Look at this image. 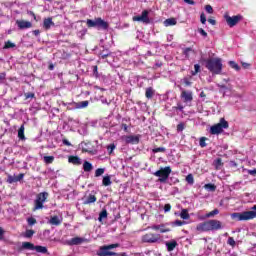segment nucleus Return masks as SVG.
<instances>
[{"label": "nucleus", "mask_w": 256, "mask_h": 256, "mask_svg": "<svg viewBox=\"0 0 256 256\" xmlns=\"http://www.w3.org/2000/svg\"><path fill=\"white\" fill-rule=\"evenodd\" d=\"M248 174H249V175H252L253 177H255V175H256V169L248 170Z\"/></svg>", "instance_id": "nucleus-63"}, {"label": "nucleus", "mask_w": 256, "mask_h": 256, "mask_svg": "<svg viewBox=\"0 0 256 256\" xmlns=\"http://www.w3.org/2000/svg\"><path fill=\"white\" fill-rule=\"evenodd\" d=\"M35 98V93L28 92L25 94V99H33Z\"/></svg>", "instance_id": "nucleus-56"}, {"label": "nucleus", "mask_w": 256, "mask_h": 256, "mask_svg": "<svg viewBox=\"0 0 256 256\" xmlns=\"http://www.w3.org/2000/svg\"><path fill=\"white\" fill-rule=\"evenodd\" d=\"M183 225H187L185 220H176L172 222V227H183Z\"/></svg>", "instance_id": "nucleus-31"}, {"label": "nucleus", "mask_w": 256, "mask_h": 256, "mask_svg": "<svg viewBox=\"0 0 256 256\" xmlns=\"http://www.w3.org/2000/svg\"><path fill=\"white\" fill-rule=\"evenodd\" d=\"M83 170L85 173H91V171H93V164H91L89 161H84Z\"/></svg>", "instance_id": "nucleus-24"}, {"label": "nucleus", "mask_w": 256, "mask_h": 256, "mask_svg": "<svg viewBox=\"0 0 256 256\" xmlns=\"http://www.w3.org/2000/svg\"><path fill=\"white\" fill-rule=\"evenodd\" d=\"M93 75L95 77H99V71L97 66H93Z\"/></svg>", "instance_id": "nucleus-59"}, {"label": "nucleus", "mask_w": 256, "mask_h": 256, "mask_svg": "<svg viewBox=\"0 0 256 256\" xmlns=\"http://www.w3.org/2000/svg\"><path fill=\"white\" fill-rule=\"evenodd\" d=\"M140 20L142 23H145L146 25H149L151 23V20L149 19V11L143 10L140 15Z\"/></svg>", "instance_id": "nucleus-18"}, {"label": "nucleus", "mask_w": 256, "mask_h": 256, "mask_svg": "<svg viewBox=\"0 0 256 256\" xmlns=\"http://www.w3.org/2000/svg\"><path fill=\"white\" fill-rule=\"evenodd\" d=\"M51 25H55V22H53V18H46L43 21V27L46 29V31H49L51 29Z\"/></svg>", "instance_id": "nucleus-21"}, {"label": "nucleus", "mask_w": 256, "mask_h": 256, "mask_svg": "<svg viewBox=\"0 0 256 256\" xmlns=\"http://www.w3.org/2000/svg\"><path fill=\"white\" fill-rule=\"evenodd\" d=\"M154 96H155V89H153V87L146 88L145 90L146 99H153Z\"/></svg>", "instance_id": "nucleus-23"}, {"label": "nucleus", "mask_w": 256, "mask_h": 256, "mask_svg": "<svg viewBox=\"0 0 256 256\" xmlns=\"http://www.w3.org/2000/svg\"><path fill=\"white\" fill-rule=\"evenodd\" d=\"M205 141H207L206 137H201L200 138V141H199L200 147H202V148L207 147V143Z\"/></svg>", "instance_id": "nucleus-45"}, {"label": "nucleus", "mask_w": 256, "mask_h": 256, "mask_svg": "<svg viewBox=\"0 0 256 256\" xmlns=\"http://www.w3.org/2000/svg\"><path fill=\"white\" fill-rule=\"evenodd\" d=\"M86 25L88 29L96 27L97 29H102L103 31H107L109 29V22L103 20L101 17L94 18L93 20L87 19Z\"/></svg>", "instance_id": "nucleus-5"}, {"label": "nucleus", "mask_w": 256, "mask_h": 256, "mask_svg": "<svg viewBox=\"0 0 256 256\" xmlns=\"http://www.w3.org/2000/svg\"><path fill=\"white\" fill-rule=\"evenodd\" d=\"M49 199L48 192H40L36 195V199L34 200V208L33 211H39V209H43L44 203Z\"/></svg>", "instance_id": "nucleus-9"}, {"label": "nucleus", "mask_w": 256, "mask_h": 256, "mask_svg": "<svg viewBox=\"0 0 256 256\" xmlns=\"http://www.w3.org/2000/svg\"><path fill=\"white\" fill-rule=\"evenodd\" d=\"M115 144H110L107 146V151L108 153L111 155V153H113V151H115Z\"/></svg>", "instance_id": "nucleus-51"}, {"label": "nucleus", "mask_w": 256, "mask_h": 256, "mask_svg": "<svg viewBox=\"0 0 256 256\" xmlns=\"http://www.w3.org/2000/svg\"><path fill=\"white\" fill-rule=\"evenodd\" d=\"M164 25L166 27H171L173 25H177V20H175V18H168L164 21Z\"/></svg>", "instance_id": "nucleus-27"}, {"label": "nucleus", "mask_w": 256, "mask_h": 256, "mask_svg": "<svg viewBox=\"0 0 256 256\" xmlns=\"http://www.w3.org/2000/svg\"><path fill=\"white\" fill-rule=\"evenodd\" d=\"M164 211H165V213H169V211H171V204H165Z\"/></svg>", "instance_id": "nucleus-60"}, {"label": "nucleus", "mask_w": 256, "mask_h": 256, "mask_svg": "<svg viewBox=\"0 0 256 256\" xmlns=\"http://www.w3.org/2000/svg\"><path fill=\"white\" fill-rule=\"evenodd\" d=\"M200 21H201L202 25H205V23H207V17L205 16V13H202L200 15Z\"/></svg>", "instance_id": "nucleus-52"}, {"label": "nucleus", "mask_w": 256, "mask_h": 256, "mask_svg": "<svg viewBox=\"0 0 256 256\" xmlns=\"http://www.w3.org/2000/svg\"><path fill=\"white\" fill-rule=\"evenodd\" d=\"M194 69H195V71L192 73V75H197V73H199V71H201V66L199 64H195Z\"/></svg>", "instance_id": "nucleus-53"}, {"label": "nucleus", "mask_w": 256, "mask_h": 256, "mask_svg": "<svg viewBox=\"0 0 256 256\" xmlns=\"http://www.w3.org/2000/svg\"><path fill=\"white\" fill-rule=\"evenodd\" d=\"M107 209H103L100 213H99V217H98V221L102 222L103 219H107Z\"/></svg>", "instance_id": "nucleus-34"}, {"label": "nucleus", "mask_w": 256, "mask_h": 256, "mask_svg": "<svg viewBox=\"0 0 256 256\" xmlns=\"http://www.w3.org/2000/svg\"><path fill=\"white\" fill-rule=\"evenodd\" d=\"M111 176L107 175V176H104L103 177V180H102V185L104 187H109V185H111Z\"/></svg>", "instance_id": "nucleus-29"}, {"label": "nucleus", "mask_w": 256, "mask_h": 256, "mask_svg": "<svg viewBox=\"0 0 256 256\" xmlns=\"http://www.w3.org/2000/svg\"><path fill=\"white\" fill-rule=\"evenodd\" d=\"M205 67L213 75H221L223 71V61L221 58H209L206 60Z\"/></svg>", "instance_id": "nucleus-3"}, {"label": "nucleus", "mask_w": 256, "mask_h": 256, "mask_svg": "<svg viewBox=\"0 0 256 256\" xmlns=\"http://www.w3.org/2000/svg\"><path fill=\"white\" fill-rule=\"evenodd\" d=\"M87 239L81 238L79 236L71 238L70 240L66 241V244L70 247H73V245H82V243H85Z\"/></svg>", "instance_id": "nucleus-14"}, {"label": "nucleus", "mask_w": 256, "mask_h": 256, "mask_svg": "<svg viewBox=\"0 0 256 256\" xmlns=\"http://www.w3.org/2000/svg\"><path fill=\"white\" fill-rule=\"evenodd\" d=\"M49 223H50V225H55L56 227H59V225H61L59 216H52L49 220Z\"/></svg>", "instance_id": "nucleus-25"}, {"label": "nucleus", "mask_w": 256, "mask_h": 256, "mask_svg": "<svg viewBox=\"0 0 256 256\" xmlns=\"http://www.w3.org/2000/svg\"><path fill=\"white\" fill-rule=\"evenodd\" d=\"M185 129V124L183 123V122H181V123H179L178 125H177V131L178 132H181V131H183Z\"/></svg>", "instance_id": "nucleus-55"}, {"label": "nucleus", "mask_w": 256, "mask_h": 256, "mask_svg": "<svg viewBox=\"0 0 256 256\" xmlns=\"http://www.w3.org/2000/svg\"><path fill=\"white\" fill-rule=\"evenodd\" d=\"M33 235H35V230H26L24 237H26L27 239H31V237H33Z\"/></svg>", "instance_id": "nucleus-41"}, {"label": "nucleus", "mask_w": 256, "mask_h": 256, "mask_svg": "<svg viewBox=\"0 0 256 256\" xmlns=\"http://www.w3.org/2000/svg\"><path fill=\"white\" fill-rule=\"evenodd\" d=\"M117 247H119V243L100 246V248L96 252V255L97 256H115L117 255V252H112L111 249H117Z\"/></svg>", "instance_id": "nucleus-7"}, {"label": "nucleus", "mask_w": 256, "mask_h": 256, "mask_svg": "<svg viewBox=\"0 0 256 256\" xmlns=\"http://www.w3.org/2000/svg\"><path fill=\"white\" fill-rule=\"evenodd\" d=\"M23 177H25V174L24 173H20L18 176H11V175H8V178H7V183H18V181H21L23 179Z\"/></svg>", "instance_id": "nucleus-16"}, {"label": "nucleus", "mask_w": 256, "mask_h": 256, "mask_svg": "<svg viewBox=\"0 0 256 256\" xmlns=\"http://www.w3.org/2000/svg\"><path fill=\"white\" fill-rule=\"evenodd\" d=\"M182 81H183L185 87H191V85L193 84V82L191 80H189V78H187V77L183 78Z\"/></svg>", "instance_id": "nucleus-46"}, {"label": "nucleus", "mask_w": 256, "mask_h": 256, "mask_svg": "<svg viewBox=\"0 0 256 256\" xmlns=\"http://www.w3.org/2000/svg\"><path fill=\"white\" fill-rule=\"evenodd\" d=\"M16 25H18V28L21 30L31 29V27H33V24L31 22L25 20H16Z\"/></svg>", "instance_id": "nucleus-15"}, {"label": "nucleus", "mask_w": 256, "mask_h": 256, "mask_svg": "<svg viewBox=\"0 0 256 256\" xmlns=\"http://www.w3.org/2000/svg\"><path fill=\"white\" fill-rule=\"evenodd\" d=\"M111 55V52L109 50H102L99 54V57H101V59H107V57H109Z\"/></svg>", "instance_id": "nucleus-36"}, {"label": "nucleus", "mask_w": 256, "mask_h": 256, "mask_svg": "<svg viewBox=\"0 0 256 256\" xmlns=\"http://www.w3.org/2000/svg\"><path fill=\"white\" fill-rule=\"evenodd\" d=\"M173 109H176L178 111H183L184 107L181 104H177V106H174Z\"/></svg>", "instance_id": "nucleus-61"}, {"label": "nucleus", "mask_w": 256, "mask_h": 256, "mask_svg": "<svg viewBox=\"0 0 256 256\" xmlns=\"http://www.w3.org/2000/svg\"><path fill=\"white\" fill-rule=\"evenodd\" d=\"M227 244L230 245V247H235L236 245L235 239L233 237H229L227 240Z\"/></svg>", "instance_id": "nucleus-48"}, {"label": "nucleus", "mask_w": 256, "mask_h": 256, "mask_svg": "<svg viewBox=\"0 0 256 256\" xmlns=\"http://www.w3.org/2000/svg\"><path fill=\"white\" fill-rule=\"evenodd\" d=\"M215 215H219V209H214L211 212L206 214V218L209 219L211 217H215Z\"/></svg>", "instance_id": "nucleus-39"}, {"label": "nucleus", "mask_w": 256, "mask_h": 256, "mask_svg": "<svg viewBox=\"0 0 256 256\" xmlns=\"http://www.w3.org/2000/svg\"><path fill=\"white\" fill-rule=\"evenodd\" d=\"M180 97L183 100V103H191V101H193V92L182 90Z\"/></svg>", "instance_id": "nucleus-12"}, {"label": "nucleus", "mask_w": 256, "mask_h": 256, "mask_svg": "<svg viewBox=\"0 0 256 256\" xmlns=\"http://www.w3.org/2000/svg\"><path fill=\"white\" fill-rule=\"evenodd\" d=\"M82 153H89V155H97V149L91 142H82Z\"/></svg>", "instance_id": "nucleus-11"}, {"label": "nucleus", "mask_w": 256, "mask_h": 256, "mask_svg": "<svg viewBox=\"0 0 256 256\" xmlns=\"http://www.w3.org/2000/svg\"><path fill=\"white\" fill-rule=\"evenodd\" d=\"M148 229H152V231H159L160 232V224L158 225H152V226H149Z\"/></svg>", "instance_id": "nucleus-54"}, {"label": "nucleus", "mask_w": 256, "mask_h": 256, "mask_svg": "<svg viewBox=\"0 0 256 256\" xmlns=\"http://www.w3.org/2000/svg\"><path fill=\"white\" fill-rule=\"evenodd\" d=\"M85 107H89V101H82L76 103V109H85Z\"/></svg>", "instance_id": "nucleus-30"}, {"label": "nucleus", "mask_w": 256, "mask_h": 256, "mask_svg": "<svg viewBox=\"0 0 256 256\" xmlns=\"http://www.w3.org/2000/svg\"><path fill=\"white\" fill-rule=\"evenodd\" d=\"M27 223H28V225L33 226L37 223V219H35L34 217H29L27 219Z\"/></svg>", "instance_id": "nucleus-47"}, {"label": "nucleus", "mask_w": 256, "mask_h": 256, "mask_svg": "<svg viewBox=\"0 0 256 256\" xmlns=\"http://www.w3.org/2000/svg\"><path fill=\"white\" fill-rule=\"evenodd\" d=\"M171 167H161L158 171L154 172L153 175L155 177H159L158 181L160 183H167V179H169V175H171Z\"/></svg>", "instance_id": "nucleus-8"}, {"label": "nucleus", "mask_w": 256, "mask_h": 256, "mask_svg": "<svg viewBox=\"0 0 256 256\" xmlns=\"http://www.w3.org/2000/svg\"><path fill=\"white\" fill-rule=\"evenodd\" d=\"M223 229V223L217 219L208 220L197 224L196 231L207 233L209 231H219Z\"/></svg>", "instance_id": "nucleus-1"}, {"label": "nucleus", "mask_w": 256, "mask_h": 256, "mask_svg": "<svg viewBox=\"0 0 256 256\" xmlns=\"http://www.w3.org/2000/svg\"><path fill=\"white\" fill-rule=\"evenodd\" d=\"M97 201V196L95 194H89L84 198L83 205H91Z\"/></svg>", "instance_id": "nucleus-19"}, {"label": "nucleus", "mask_w": 256, "mask_h": 256, "mask_svg": "<svg viewBox=\"0 0 256 256\" xmlns=\"http://www.w3.org/2000/svg\"><path fill=\"white\" fill-rule=\"evenodd\" d=\"M224 19L228 25V27H235L239 23V21L243 20V16L241 14L235 15V16H229V13L224 14Z\"/></svg>", "instance_id": "nucleus-10"}, {"label": "nucleus", "mask_w": 256, "mask_h": 256, "mask_svg": "<svg viewBox=\"0 0 256 256\" xmlns=\"http://www.w3.org/2000/svg\"><path fill=\"white\" fill-rule=\"evenodd\" d=\"M14 47H16L15 43L11 41H7L5 42L3 49H13Z\"/></svg>", "instance_id": "nucleus-42"}, {"label": "nucleus", "mask_w": 256, "mask_h": 256, "mask_svg": "<svg viewBox=\"0 0 256 256\" xmlns=\"http://www.w3.org/2000/svg\"><path fill=\"white\" fill-rule=\"evenodd\" d=\"M24 250L35 251V244L31 242H23L22 246L20 247V251H24Z\"/></svg>", "instance_id": "nucleus-20"}, {"label": "nucleus", "mask_w": 256, "mask_h": 256, "mask_svg": "<svg viewBox=\"0 0 256 256\" xmlns=\"http://www.w3.org/2000/svg\"><path fill=\"white\" fill-rule=\"evenodd\" d=\"M223 129H229V122L225 118H220V122L210 127V135H221Z\"/></svg>", "instance_id": "nucleus-6"}, {"label": "nucleus", "mask_w": 256, "mask_h": 256, "mask_svg": "<svg viewBox=\"0 0 256 256\" xmlns=\"http://www.w3.org/2000/svg\"><path fill=\"white\" fill-rule=\"evenodd\" d=\"M191 51H193V49L190 48V47L184 48L183 49V55H185V57L189 58V53H191Z\"/></svg>", "instance_id": "nucleus-50"}, {"label": "nucleus", "mask_w": 256, "mask_h": 256, "mask_svg": "<svg viewBox=\"0 0 256 256\" xmlns=\"http://www.w3.org/2000/svg\"><path fill=\"white\" fill-rule=\"evenodd\" d=\"M229 65L235 71H240L241 70V67H239V64H237L235 61H229Z\"/></svg>", "instance_id": "nucleus-40"}, {"label": "nucleus", "mask_w": 256, "mask_h": 256, "mask_svg": "<svg viewBox=\"0 0 256 256\" xmlns=\"http://www.w3.org/2000/svg\"><path fill=\"white\" fill-rule=\"evenodd\" d=\"M198 33H200L202 37H207V32L203 28H198Z\"/></svg>", "instance_id": "nucleus-58"}, {"label": "nucleus", "mask_w": 256, "mask_h": 256, "mask_svg": "<svg viewBox=\"0 0 256 256\" xmlns=\"http://www.w3.org/2000/svg\"><path fill=\"white\" fill-rule=\"evenodd\" d=\"M18 138L20 141H25V126L22 125L18 130Z\"/></svg>", "instance_id": "nucleus-26"}, {"label": "nucleus", "mask_w": 256, "mask_h": 256, "mask_svg": "<svg viewBox=\"0 0 256 256\" xmlns=\"http://www.w3.org/2000/svg\"><path fill=\"white\" fill-rule=\"evenodd\" d=\"M125 142L130 145H139L141 137L139 135H129L124 137Z\"/></svg>", "instance_id": "nucleus-13"}, {"label": "nucleus", "mask_w": 256, "mask_h": 256, "mask_svg": "<svg viewBox=\"0 0 256 256\" xmlns=\"http://www.w3.org/2000/svg\"><path fill=\"white\" fill-rule=\"evenodd\" d=\"M34 251H36L37 253H47V247L45 246H34Z\"/></svg>", "instance_id": "nucleus-32"}, {"label": "nucleus", "mask_w": 256, "mask_h": 256, "mask_svg": "<svg viewBox=\"0 0 256 256\" xmlns=\"http://www.w3.org/2000/svg\"><path fill=\"white\" fill-rule=\"evenodd\" d=\"M180 217L181 219L187 220L190 219L191 216L189 215V211H187V209H183L180 213Z\"/></svg>", "instance_id": "nucleus-33"}, {"label": "nucleus", "mask_w": 256, "mask_h": 256, "mask_svg": "<svg viewBox=\"0 0 256 256\" xmlns=\"http://www.w3.org/2000/svg\"><path fill=\"white\" fill-rule=\"evenodd\" d=\"M103 173H105V168H98L95 171V177H101V175H103Z\"/></svg>", "instance_id": "nucleus-43"}, {"label": "nucleus", "mask_w": 256, "mask_h": 256, "mask_svg": "<svg viewBox=\"0 0 256 256\" xmlns=\"http://www.w3.org/2000/svg\"><path fill=\"white\" fill-rule=\"evenodd\" d=\"M68 163H72V165H81V158H79V156H69Z\"/></svg>", "instance_id": "nucleus-22"}, {"label": "nucleus", "mask_w": 256, "mask_h": 256, "mask_svg": "<svg viewBox=\"0 0 256 256\" xmlns=\"http://www.w3.org/2000/svg\"><path fill=\"white\" fill-rule=\"evenodd\" d=\"M62 142H63V145H66V147H71V142H69V140L63 139Z\"/></svg>", "instance_id": "nucleus-62"}, {"label": "nucleus", "mask_w": 256, "mask_h": 256, "mask_svg": "<svg viewBox=\"0 0 256 256\" xmlns=\"http://www.w3.org/2000/svg\"><path fill=\"white\" fill-rule=\"evenodd\" d=\"M163 241V237L159 233L155 232H147L141 236V243H146L148 245H155L157 243H161Z\"/></svg>", "instance_id": "nucleus-4"}, {"label": "nucleus", "mask_w": 256, "mask_h": 256, "mask_svg": "<svg viewBox=\"0 0 256 256\" xmlns=\"http://www.w3.org/2000/svg\"><path fill=\"white\" fill-rule=\"evenodd\" d=\"M166 245V249L169 253H171V251H175V249L178 247V243L176 240H171V241H167L165 243Z\"/></svg>", "instance_id": "nucleus-17"}, {"label": "nucleus", "mask_w": 256, "mask_h": 256, "mask_svg": "<svg viewBox=\"0 0 256 256\" xmlns=\"http://www.w3.org/2000/svg\"><path fill=\"white\" fill-rule=\"evenodd\" d=\"M215 165H216V169H219V167H222L223 165V160L221 158H217L215 160Z\"/></svg>", "instance_id": "nucleus-49"}, {"label": "nucleus", "mask_w": 256, "mask_h": 256, "mask_svg": "<svg viewBox=\"0 0 256 256\" xmlns=\"http://www.w3.org/2000/svg\"><path fill=\"white\" fill-rule=\"evenodd\" d=\"M186 182L188 185H193L195 183V178L193 177V174H188L186 176Z\"/></svg>", "instance_id": "nucleus-37"}, {"label": "nucleus", "mask_w": 256, "mask_h": 256, "mask_svg": "<svg viewBox=\"0 0 256 256\" xmlns=\"http://www.w3.org/2000/svg\"><path fill=\"white\" fill-rule=\"evenodd\" d=\"M204 189H206L207 191H215L217 189V186H215V184H205L204 185Z\"/></svg>", "instance_id": "nucleus-38"}, {"label": "nucleus", "mask_w": 256, "mask_h": 256, "mask_svg": "<svg viewBox=\"0 0 256 256\" xmlns=\"http://www.w3.org/2000/svg\"><path fill=\"white\" fill-rule=\"evenodd\" d=\"M55 161V156H44V163L46 165H51Z\"/></svg>", "instance_id": "nucleus-35"}, {"label": "nucleus", "mask_w": 256, "mask_h": 256, "mask_svg": "<svg viewBox=\"0 0 256 256\" xmlns=\"http://www.w3.org/2000/svg\"><path fill=\"white\" fill-rule=\"evenodd\" d=\"M232 221H252L256 219V205L250 211L234 212L230 214Z\"/></svg>", "instance_id": "nucleus-2"}, {"label": "nucleus", "mask_w": 256, "mask_h": 256, "mask_svg": "<svg viewBox=\"0 0 256 256\" xmlns=\"http://www.w3.org/2000/svg\"><path fill=\"white\" fill-rule=\"evenodd\" d=\"M171 228H169V223L160 224V233H169Z\"/></svg>", "instance_id": "nucleus-28"}, {"label": "nucleus", "mask_w": 256, "mask_h": 256, "mask_svg": "<svg viewBox=\"0 0 256 256\" xmlns=\"http://www.w3.org/2000/svg\"><path fill=\"white\" fill-rule=\"evenodd\" d=\"M205 11H207L209 14H213V7L211 5H206Z\"/></svg>", "instance_id": "nucleus-57"}, {"label": "nucleus", "mask_w": 256, "mask_h": 256, "mask_svg": "<svg viewBox=\"0 0 256 256\" xmlns=\"http://www.w3.org/2000/svg\"><path fill=\"white\" fill-rule=\"evenodd\" d=\"M132 21H141V16H133Z\"/></svg>", "instance_id": "nucleus-64"}, {"label": "nucleus", "mask_w": 256, "mask_h": 256, "mask_svg": "<svg viewBox=\"0 0 256 256\" xmlns=\"http://www.w3.org/2000/svg\"><path fill=\"white\" fill-rule=\"evenodd\" d=\"M165 151H167L165 147H158V148L152 149V152L154 153H165Z\"/></svg>", "instance_id": "nucleus-44"}]
</instances>
